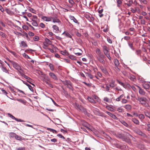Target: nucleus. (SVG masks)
<instances>
[{"instance_id":"72a5a7b5","label":"nucleus","mask_w":150,"mask_h":150,"mask_svg":"<svg viewBox=\"0 0 150 150\" xmlns=\"http://www.w3.org/2000/svg\"><path fill=\"white\" fill-rule=\"evenodd\" d=\"M129 78L130 79V80L132 81H134V79H135V78L134 76L132 75H130L129 76Z\"/></svg>"},{"instance_id":"de8ad7c7","label":"nucleus","mask_w":150,"mask_h":150,"mask_svg":"<svg viewBox=\"0 0 150 150\" xmlns=\"http://www.w3.org/2000/svg\"><path fill=\"white\" fill-rule=\"evenodd\" d=\"M49 66L50 69L52 71L54 69L53 65L52 64H50Z\"/></svg>"},{"instance_id":"0eeeda50","label":"nucleus","mask_w":150,"mask_h":150,"mask_svg":"<svg viewBox=\"0 0 150 150\" xmlns=\"http://www.w3.org/2000/svg\"><path fill=\"white\" fill-rule=\"evenodd\" d=\"M142 85L143 88L146 90L149 89L150 88V82L144 83Z\"/></svg>"},{"instance_id":"412c9836","label":"nucleus","mask_w":150,"mask_h":150,"mask_svg":"<svg viewBox=\"0 0 150 150\" xmlns=\"http://www.w3.org/2000/svg\"><path fill=\"white\" fill-rule=\"evenodd\" d=\"M128 44L129 46L133 50H134V48L133 47V43L132 42L129 41L128 42Z\"/></svg>"},{"instance_id":"cd10ccee","label":"nucleus","mask_w":150,"mask_h":150,"mask_svg":"<svg viewBox=\"0 0 150 150\" xmlns=\"http://www.w3.org/2000/svg\"><path fill=\"white\" fill-rule=\"evenodd\" d=\"M16 139L18 140H19L20 141L22 140L23 139L20 136L16 134V136L15 137Z\"/></svg>"},{"instance_id":"473e14b6","label":"nucleus","mask_w":150,"mask_h":150,"mask_svg":"<svg viewBox=\"0 0 150 150\" xmlns=\"http://www.w3.org/2000/svg\"><path fill=\"white\" fill-rule=\"evenodd\" d=\"M10 136L11 137H15L16 134L13 132H10L9 134Z\"/></svg>"},{"instance_id":"423d86ee","label":"nucleus","mask_w":150,"mask_h":150,"mask_svg":"<svg viewBox=\"0 0 150 150\" xmlns=\"http://www.w3.org/2000/svg\"><path fill=\"white\" fill-rule=\"evenodd\" d=\"M42 18L44 21L47 22H50L52 21V17L51 16H43L42 17Z\"/></svg>"},{"instance_id":"052dcab7","label":"nucleus","mask_w":150,"mask_h":150,"mask_svg":"<svg viewBox=\"0 0 150 150\" xmlns=\"http://www.w3.org/2000/svg\"><path fill=\"white\" fill-rule=\"evenodd\" d=\"M22 28H23V29L25 30H28V26L25 25H23V26Z\"/></svg>"},{"instance_id":"ddd939ff","label":"nucleus","mask_w":150,"mask_h":150,"mask_svg":"<svg viewBox=\"0 0 150 150\" xmlns=\"http://www.w3.org/2000/svg\"><path fill=\"white\" fill-rule=\"evenodd\" d=\"M28 46L26 42L23 41H21L20 47H26Z\"/></svg>"},{"instance_id":"13d9d810","label":"nucleus","mask_w":150,"mask_h":150,"mask_svg":"<svg viewBox=\"0 0 150 150\" xmlns=\"http://www.w3.org/2000/svg\"><path fill=\"white\" fill-rule=\"evenodd\" d=\"M69 2L71 4H72V5H73L74 4V2L73 0H69Z\"/></svg>"},{"instance_id":"9d476101","label":"nucleus","mask_w":150,"mask_h":150,"mask_svg":"<svg viewBox=\"0 0 150 150\" xmlns=\"http://www.w3.org/2000/svg\"><path fill=\"white\" fill-rule=\"evenodd\" d=\"M64 83L66 85H67L69 89H72V87L71 85V83L70 81H66Z\"/></svg>"},{"instance_id":"f3484780","label":"nucleus","mask_w":150,"mask_h":150,"mask_svg":"<svg viewBox=\"0 0 150 150\" xmlns=\"http://www.w3.org/2000/svg\"><path fill=\"white\" fill-rule=\"evenodd\" d=\"M88 99L90 102L91 103H96V101L93 99L92 97H88Z\"/></svg>"},{"instance_id":"4468645a","label":"nucleus","mask_w":150,"mask_h":150,"mask_svg":"<svg viewBox=\"0 0 150 150\" xmlns=\"http://www.w3.org/2000/svg\"><path fill=\"white\" fill-rule=\"evenodd\" d=\"M70 18L71 20H73V21L75 23L79 24V23L77 20L74 18V17L73 16H70Z\"/></svg>"},{"instance_id":"bf43d9fd","label":"nucleus","mask_w":150,"mask_h":150,"mask_svg":"<svg viewBox=\"0 0 150 150\" xmlns=\"http://www.w3.org/2000/svg\"><path fill=\"white\" fill-rule=\"evenodd\" d=\"M1 91H2V93L3 94H4L5 95H6L8 97V96L7 95V93L5 90H3V89H2Z\"/></svg>"},{"instance_id":"a18cd8bd","label":"nucleus","mask_w":150,"mask_h":150,"mask_svg":"<svg viewBox=\"0 0 150 150\" xmlns=\"http://www.w3.org/2000/svg\"><path fill=\"white\" fill-rule=\"evenodd\" d=\"M57 136L61 138H62V139H65V138L61 134H57Z\"/></svg>"},{"instance_id":"58836bf2","label":"nucleus","mask_w":150,"mask_h":150,"mask_svg":"<svg viewBox=\"0 0 150 150\" xmlns=\"http://www.w3.org/2000/svg\"><path fill=\"white\" fill-rule=\"evenodd\" d=\"M37 17L36 16H33L32 18V21H37Z\"/></svg>"},{"instance_id":"e2e57ef3","label":"nucleus","mask_w":150,"mask_h":150,"mask_svg":"<svg viewBox=\"0 0 150 150\" xmlns=\"http://www.w3.org/2000/svg\"><path fill=\"white\" fill-rule=\"evenodd\" d=\"M124 38L125 40H128L130 39V37L129 36H125L124 37Z\"/></svg>"},{"instance_id":"4d7b16f0","label":"nucleus","mask_w":150,"mask_h":150,"mask_svg":"<svg viewBox=\"0 0 150 150\" xmlns=\"http://www.w3.org/2000/svg\"><path fill=\"white\" fill-rule=\"evenodd\" d=\"M45 82L50 87H53L52 85L49 82H48V81H45Z\"/></svg>"},{"instance_id":"4be33fe9","label":"nucleus","mask_w":150,"mask_h":150,"mask_svg":"<svg viewBox=\"0 0 150 150\" xmlns=\"http://www.w3.org/2000/svg\"><path fill=\"white\" fill-rule=\"evenodd\" d=\"M52 28L54 30H55L56 31H58L59 30V27L56 25H53Z\"/></svg>"},{"instance_id":"e433bc0d","label":"nucleus","mask_w":150,"mask_h":150,"mask_svg":"<svg viewBox=\"0 0 150 150\" xmlns=\"http://www.w3.org/2000/svg\"><path fill=\"white\" fill-rule=\"evenodd\" d=\"M94 20V18L92 16H90L89 17V18L88 19V20L90 22H92Z\"/></svg>"},{"instance_id":"f704fd0d","label":"nucleus","mask_w":150,"mask_h":150,"mask_svg":"<svg viewBox=\"0 0 150 150\" xmlns=\"http://www.w3.org/2000/svg\"><path fill=\"white\" fill-rule=\"evenodd\" d=\"M0 35L3 38H6V35L4 33L0 31Z\"/></svg>"},{"instance_id":"20e7f679","label":"nucleus","mask_w":150,"mask_h":150,"mask_svg":"<svg viewBox=\"0 0 150 150\" xmlns=\"http://www.w3.org/2000/svg\"><path fill=\"white\" fill-rule=\"evenodd\" d=\"M114 63L115 67V70L117 72H118L120 71V69L118 67L119 65V63L117 59H115L114 60Z\"/></svg>"},{"instance_id":"79ce46f5","label":"nucleus","mask_w":150,"mask_h":150,"mask_svg":"<svg viewBox=\"0 0 150 150\" xmlns=\"http://www.w3.org/2000/svg\"><path fill=\"white\" fill-rule=\"evenodd\" d=\"M29 89L32 92H34V90L32 86L30 85H28V86Z\"/></svg>"},{"instance_id":"37998d69","label":"nucleus","mask_w":150,"mask_h":150,"mask_svg":"<svg viewBox=\"0 0 150 150\" xmlns=\"http://www.w3.org/2000/svg\"><path fill=\"white\" fill-rule=\"evenodd\" d=\"M39 37L38 36H35L33 37V40L35 41H37L39 40Z\"/></svg>"},{"instance_id":"39448f33","label":"nucleus","mask_w":150,"mask_h":150,"mask_svg":"<svg viewBox=\"0 0 150 150\" xmlns=\"http://www.w3.org/2000/svg\"><path fill=\"white\" fill-rule=\"evenodd\" d=\"M136 86L139 89V93L141 95L145 96L146 94V92L144 90L141 88L139 86L137 85H136Z\"/></svg>"},{"instance_id":"c9c22d12","label":"nucleus","mask_w":150,"mask_h":150,"mask_svg":"<svg viewBox=\"0 0 150 150\" xmlns=\"http://www.w3.org/2000/svg\"><path fill=\"white\" fill-rule=\"evenodd\" d=\"M28 10L30 11L33 13H35L36 12V11L34 9L31 8H29L28 9Z\"/></svg>"},{"instance_id":"a878e982","label":"nucleus","mask_w":150,"mask_h":150,"mask_svg":"<svg viewBox=\"0 0 150 150\" xmlns=\"http://www.w3.org/2000/svg\"><path fill=\"white\" fill-rule=\"evenodd\" d=\"M5 11L8 14L10 15H11L13 13L8 8L6 9Z\"/></svg>"},{"instance_id":"6ab92c4d","label":"nucleus","mask_w":150,"mask_h":150,"mask_svg":"<svg viewBox=\"0 0 150 150\" xmlns=\"http://www.w3.org/2000/svg\"><path fill=\"white\" fill-rule=\"evenodd\" d=\"M124 107L128 110H130L132 108L131 105L128 104L124 106Z\"/></svg>"},{"instance_id":"603ef678","label":"nucleus","mask_w":150,"mask_h":150,"mask_svg":"<svg viewBox=\"0 0 150 150\" xmlns=\"http://www.w3.org/2000/svg\"><path fill=\"white\" fill-rule=\"evenodd\" d=\"M116 136L119 138H122V137H123L122 134H118L117 135H116Z\"/></svg>"},{"instance_id":"c756f323","label":"nucleus","mask_w":150,"mask_h":150,"mask_svg":"<svg viewBox=\"0 0 150 150\" xmlns=\"http://www.w3.org/2000/svg\"><path fill=\"white\" fill-rule=\"evenodd\" d=\"M32 24L34 26H38V24L36 21H32Z\"/></svg>"},{"instance_id":"7ed1b4c3","label":"nucleus","mask_w":150,"mask_h":150,"mask_svg":"<svg viewBox=\"0 0 150 150\" xmlns=\"http://www.w3.org/2000/svg\"><path fill=\"white\" fill-rule=\"evenodd\" d=\"M12 64L13 67L18 71L22 70L21 67L19 64L14 62H13Z\"/></svg>"},{"instance_id":"4c0bfd02","label":"nucleus","mask_w":150,"mask_h":150,"mask_svg":"<svg viewBox=\"0 0 150 150\" xmlns=\"http://www.w3.org/2000/svg\"><path fill=\"white\" fill-rule=\"evenodd\" d=\"M23 56L25 58L31 59V58L28 56L25 53L23 54Z\"/></svg>"},{"instance_id":"09e8293b","label":"nucleus","mask_w":150,"mask_h":150,"mask_svg":"<svg viewBox=\"0 0 150 150\" xmlns=\"http://www.w3.org/2000/svg\"><path fill=\"white\" fill-rule=\"evenodd\" d=\"M140 1L144 4H146L147 3L146 0H140Z\"/></svg>"},{"instance_id":"7c9ffc66","label":"nucleus","mask_w":150,"mask_h":150,"mask_svg":"<svg viewBox=\"0 0 150 150\" xmlns=\"http://www.w3.org/2000/svg\"><path fill=\"white\" fill-rule=\"evenodd\" d=\"M138 117L141 120H143L144 118V115L142 114H139Z\"/></svg>"},{"instance_id":"dca6fc26","label":"nucleus","mask_w":150,"mask_h":150,"mask_svg":"<svg viewBox=\"0 0 150 150\" xmlns=\"http://www.w3.org/2000/svg\"><path fill=\"white\" fill-rule=\"evenodd\" d=\"M86 128L89 130H90L93 132H94L96 130L94 128H93L92 126H91L89 125H88V126L86 127Z\"/></svg>"},{"instance_id":"69168bd1","label":"nucleus","mask_w":150,"mask_h":150,"mask_svg":"<svg viewBox=\"0 0 150 150\" xmlns=\"http://www.w3.org/2000/svg\"><path fill=\"white\" fill-rule=\"evenodd\" d=\"M141 24L144 25L145 23V21L144 19H142L141 20Z\"/></svg>"},{"instance_id":"9b49d317","label":"nucleus","mask_w":150,"mask_h":150,"mask_svg":"<svg viewBox=\"0 0 150 150\" xmlns=\"http://www.w3.org/2000/svg\"><path fill=\"white\" fill-rule=\"evenodd\" d=\"M52 20L53 22L54 23H59L61 22L60 20L56 17H52Z\"/></svg>"},{"instance_id":"49530a36","label":"nucleus","mask_w":150,"mask_h":150,"mask_svg":"<svg viewBox=\"0 0 150 150\" xmlns=\"http://www.w3.org/2000/svg\"><path fill=\"white\" fill-rule=\"evenodd\" d=\"M96 53L98 55H100V49H97L96 50Z\"/></svg>"},{"instance_id":"bb28decb","label":"nucleus","mask_w":150,"mask_h":150,"mask_svg":"<svg viewBox=\"0 0 150 150\" xmlns=\"http://www.w3.org/2000/svg\"><path fill=\"white\" fill-rule=\"evenodd\" d=\"M47 129L49 130L50 131L52 132L53 133L56 134L57 133V131L54 129H51L50 128H47Z\"/></svg>"},{"instance_id":"338daca9","label":"nucleus","mask_w":150,"mask_h":150,"mask_svg":"<svg viewBox=\"0 0 150 150\" xmlns=\"http://www.w3.org/2000/svg\"><path fill=\"white\" fill-rule=\"evenodd\" d=\"M107 40L109 43H112V40L111 39H110V38H108L107 39Z\"/></svg>"},{"instance_id":"864d4df0","label":"nucleus","mask_w":150,"mask_h":150,"mask_svg":"<svg viewBox=\"0 0 150 150\" xmlns=\"http://www.w3.org/2000/svg\"><path fill=\"white\" fill-rule=\"evenodd\" d=\"M28 35L30 36H33L34 35V33L31 32H29L28 33Z\"/></svg>"},{"instance_id":"393cba45","label":"nucleus","mask_w":150,"mask_h":150,"mask_svg":"<svg viewBox=\"0 0 150 150\" xmlns=\"http://www.w3.org/2000/svg\"><path fill=\"white\" fill-rule=\"evenodd\" d=\"M144 114L146 116L150 118V112L148 111L145 112Z\"/></svg>"},{"instance_id":"5701e85b","label":"nucleus","mask_w":150,"mask_h":150,"mask_svg":"<svg viewBox=\"0 0 150 150\" xmlns=\"http://www.w3.org/2000/svg\"><path fill=\"white\" fill-rule=\"evenodd\" d=\"M45 42H46L47 44L48 45H51L52 44V42L50 40H49L47 38H45Z\"/></svg>"},{"instance_id":"c85d7f7f","label":"nucleus","mask_w":150,"mask_h":150,"mask_svg":"<svg viewBox=\"0 0 150 150\" xmlns=\"http://www.w3.org/2000/svg\"><path fill=\"white\" fill-rule=\"evenodd\" d=\"M120 122L123 125L125 126L126 127H129V125L125 121L123 120H121L120 121Z\"/></svg>"},{"instance_id":"5fc2aeb1","label":"nucleus","mask_w":150,"mask_h":150,"mask_svg":"<svg viewBox=\"0 0 150 150\" xmlns=\"http://www.w3.org/2000/svg\"><path fill=\"white\" fill-rule=\"evenodd\" d=\"M117 110L120 112H122L123 111V109L120 108H118L117 109Z\"/></svg>"},{"instance_id":"1a4fd4ad","label":"nucleus","mask_w":150,"mask_h":150,"mask_svg":"<svg viewBox=\"0 0 150 150\" xmlns=\"http://www.w3.org/2000/svg\"><path fill=\"white\" fill-rule=\"evenodd\" d=\"M49 75L51 78L54 80H58V78L57 76L54 73L50 72L49 74Z\"/></svg>"},{"instance_id":"c03bdc74","label":"nucleus","mask_w":150,"mask_h":150,"mask_svg":"<svg viewBox=\"0 0 150 150\" xmlns=\"http://www.w3.org/2000/svg\"><path fill=\"white\" fill-rule=\"evenodd\" d=\"M39 26L42 28H44L45 27V25L43 23H40V24Z\"/></svg>"},{"instance_id":"ea45409f","label":"nucleus","mask_w":150,"mask_h":150,"mask_svg":"<svg viewBox=\"0 0 150 150\" xmlns=\"http://www.w3.org/2000/svg\"><path fill=\"white\" fill-rule=\"evenodd\" d=\"M141 51L140 50H136V53L138 55H139L141 54Z\"/></svg>"},{"instance_id":"f8f14e48","label":"nucleus","mask_w":150,"mask_h":150,"mask_svg":"<svg viewBox=\"0 0 150 150\" xmlns=\"http://www.w3.org/2000/svg\"><path fill=\"white\" fill-rule=\"evenodd\" d=\"M62 34L67 38H72L71 36L67 32L65 31L62 33Z\"/></svg>"},{"instance_id":"680f3d73","label":"nucleus","mask_w":150,"mask_h":150,"mask_svg":"<svg viewBox=\"0 0 150 150\" xmlns=\"http://www.w3.org/2000/svg\"><path fill=\"white\" fill-rule=\"evenodd\" d=\"M50 141L51 142H53L54 143L56 142H57V140L55 138H54L50 140Z\"/></svg>"},{"instance_id":"aec40b11","label":"nucleus","mask_w":150,"mask_h":150,"mask_svg":"<svg viewBox=\"0 0 150 150\" xmlns=\"http://www.w3.org/2000/svg\"><path fill=\"white\" fill-rule=\"evenodd\" d=\"M132 121L135 124L137 125H139V121L135 118H133L132 119Z\"/></svg>"},{"instance_id":"8fccbe9b","label":"nucleus","mask_w":150,"mask_h":150,"mask_svg":"<svg viewBox=\"0 0 150 150\" xmlns=\"http://www.w3.org/2000/svg\"><path fill=\"white\" fill-rule=\"evenodd\" d=\"M8 115L9 116V117L11 118L12 119L15 120L16 118H15V117H14L13 115H12L10 114H8Z\"/></svg>"},{"instance_id":"3c124183","label":"nucleus","mask_w":150,"mask_h":150,"mask_svg":"<svg viewBox=\"0 0 150 150\" xmlns=\"http://www.w3.org/2000/svg\"><path fill=\"white\" fill-rule=\"evenodd\" d=\"M69 58L71 59H75V58L74 57V56L73 55H70L69 56Z\"/></svg>"},{"instance_id":"f03ea898","label":"nucleus","mask_w":150,"mask_h":150,"mask_svg":"<svg viewBox=\"0 0 150 150\" xmlns=\"http://www.w3.org/2000/svg\"><path fill=\"white\" fill-rule=\"evenodd\" d=\"M102 47L104 54L106 55V56L109 59H110L111 58L109 55L108 48L107 47L104 46H103Z\"/></svg>"},{"instance_id":"6e6d98bb","label":"nucleus","mask_w":150,"mask_h":150,"mask_svg":"<svg viewBox=\"0 0 150 150\" xmlns=\"http://www.w3.org/2000/svg\"><path fill=\"white\" fill-rule=\"evenodd\" d=\"M122 102L123 103H127V101L126 99H122Z\"/></svg>"},{"instance_id":"6e6552de","label":"nucleus","mask_w":150,"mask_h":150,"mask_svg":"<svg viewBox=\"0 0 150 150\" xmlns=\"http://www.w3.org/2000/svg\"><path fill=\"white\" fill-rule=\"evenodd\" d=\"M134 132L135 133L143 137H144L145 135V134L139 129H136L134 130Z\"/></svg>"},{"instance_id":"0e129e2a","label":"nucleus","mask_w":150,"mask_h":150,"mask_svg":"<svg viewBox=\"0 0 150 150\" xmlns=\"http://www.w3.org/2000/svg\"><path fill=\"white\" fill-rule=\"evenodd\" d=\"M44 79L47 81H50V79L48 77V76H45Z\"/></svg>"},{"instance_id":"774afa93","label":"nucleus","mask_w":150,"mask_h":150,"mask_svg":"<svg viewBox=\"0 0 150 150\" xmlns=\"http://www.w3.org/2000/svg\"><path fill=\"white\" fill-rule=\"evenodd\" d=\"M17 150H25V148L24 147H19L17 149Z\"/></svg>"},{"instance_id":"2eb2a0df","label":"nucleus","mask_w":150,"mask_h":150,"mask_svg":"<svg viewBox=\"0 0 150 150\" xmlns=\"http://www.w3.org/2000/svg\"><path fill=\"white\" fill-rule=\"evenodd\" d=\"M16 100L18 101V102L22 103L24 105H25L26 103V101L24 99H17Z\"/></svg>"},{"instance_id":"b1692460","label":"nucleus","mask_w":150,"mask_h":150,"mask_svg":"<svg viewBox=\"0 0 150 150\" xmlns=\"http://www.w3.org/2000/svg\"><path fill=\"white\" fill-rule=\"evenodd\" d=\"M60 53L64 55L69 54L68 52L66 50H65L64 51H61L60 52Z\"/></svg>"},{"instance_id":"2f4dec72","label":"nucleus","mask_w":150,"mask_h":150,"mask_svg":"<svg viewBox=\"0 0 150 150\" xmlns=\"http://www.w3.org/2000/svg\"><path fill=\"white\" fill-rule=\"evenodd\" d=\"M86 76H88L90 79H92L93 78V76L91 74L88 73H86Z\"/></svg>"},{"instance_id":"a211bd4d","label":"nucleus","mask_w":150,"mask_h":150,"mask_svg":"<svg viewBox=\"0 0 150 150\" xmlns=\"http://www.w3.org/2000/svg\"><path fill=\"white\" fill-rule=\"evenodd\" d=\"M1 70L3 72L6 73H9L8 71L6 69V67H4L3 65H1Z\"/></svg>"},{"instance_id":"a19ab883","label":"nucleus","mask_w":150,"mask_h":150,"mask_svg":"<svg viewBox=\"0 0 150 150\" xmlns=\"http://www.w3.org/2000/svg\"><path fill=\"white\" fill-rule=\"evenodd\" d=\"M117 6L118 7H120V4L122 3V1L120 0H117Z\"/></svg>"},{"instance_id":"f257e3e1","label":"nucleus","mask_w":150,"mask_h":150,"mask_svg":"<svg viewBox=\"0 0 150 150\" xmlns=\"http://www.w3.org/2000/svg\"><path fill=\"white\" fill-rule=\"evenodd\" d=\"M137 100L143 105H145L147 103V100L146 98L144 97H138Z\"/></svg>"}]
</instances>
